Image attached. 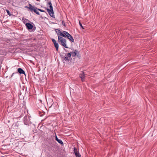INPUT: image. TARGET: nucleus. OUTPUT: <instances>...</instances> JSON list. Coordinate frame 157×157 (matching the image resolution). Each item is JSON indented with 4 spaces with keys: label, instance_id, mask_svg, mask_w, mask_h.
Wrapping results in <instances>:
<instances>
[{
    "label": "nucleus",
    "instance_id": "f257e3e1",
    "mask_svg": "<svg viewBox=\"0 0 157 157\" xmlns=\"http://www.w3.org/2000/svg\"><path fill=\"white\" fill-rule=\"evenodd\" d=\"M47 5H49L50 9L46 8L48 14L50 16L52 17H55V15H54V13L53 9V7L52 6V4L50 1L47 3Z\"/></svg>",
    "mask_w": 157,
    "mask_h": 157
},
{
    "label": "nucleus",
    "instance_id": "f03ea898",
    "mask_svg": "<svg viewBox=\"0 0 157 157\" xmlns=\"http://www.w3.org/2000/svg\"><path fill=\"white\" fill-rule=\"evenodd\" d=\"M58 41L62 45L64 46L66 48H68V47H67L66 44V40L62 37H59L58 38Z\"/></svg>",
    "mask_w": 157,
    "mask_h": 157
},
{
    "label": "nucleus",
    "instance_id": "7ed1b4c3",
    "mask_svg": "<svg viewBox=\"0 0 157 157\" xmlns=\"http://www.w3.org/2000/svg\"><path fill=\"white\" fill-rule=\"evenodd\" d=\"M58 108V106L56 103H53L49 107V109L52 110L53 112H54Z\"/></svg>",
    "mask_w": 157,
    "mask_h": 157
},
{
    "label": "nucleus",
    "instance_id": "20e7f679",
    "mask_svg": "<svg viewBox=\"0 0 157 157\" xmlns=\"http://www.w3.org/2000/svg\"><path fill=\"white\" fill-rule=\"evenodd\" d=\"M23 121L25 124L28 125L30 123V119L29 117L25 116L24 117Z\"/></svg>",
    "mask_w": 157,
    "mask_h": 157
},
{
    "label": "nucleus",
    "instance_id": "39448f33",
    "mask_svg": "<svg viewBox=\"0 0 157 157\" xmlns=\"http://www.w3.org/2000/svg\"><path fill=\"white\" fill-rule=\"evenodd\" d=\"M31 7H30V8L31 9V11H33L34 12L36 13V14L38 15L40 14L39 12L38 11V10L37 8L34 7L32 6V5H30Z\"/></svg>",
    "mask_w": 157,
    "mask_h": 157
},
{
    "label": "nucleus",
    "instance_id": "423d86ee",
    "mask_svg": "<svg viewBox=\"0 0 157 157\" xmlns=\"http://www.w3.org/2000/svg\"><path fill=\"white\" fill-rule=\"evenodd\" d=\"M86 74H85L84 72L82 71V73L79 75V77L81 78L82 82H84L85 80V78Z\"/></svg>",
    "mask_w": 157,
    "mask_h": 157
},
{
    "label": "nucleus",
    "instance_id": "0eeeda50",
    "mask_svg": "<svg viewBox=\"0 0 157 157\" xmlns=\"http://www.w3.org/2000/svg\"><path fill=\"white\" fill-rule=\"evenodd\" d=\"M71 52L68 53L67 54H66V56H66L64 57H63V59L65 61H69V59L68 58L71 57Z\"/></svg>",
    "mask_w": 157,
    "mask_h": 157
},
{
    "label": "nucleus",
    "instance_id": "6e6552de",
    "mask_svg": "<svg viewBox=\"0 0 157 157\" xmlns=\"http://www.w3.org/2000/svg\"><path fill=\"white\" fill-rule=\"evenodd\" d=\"M55 31L57 34L58 38H59V36L61 37V36H62V35H63V32H62L60 30L57 29L55 30Z\"/></svg>",
    "mask_w": 157,
    "mask_h": 157
},
{
    "label": "nucleus",
    "instance_id": "1a4fd4ad",
    "mask_svg": "<svg viewBox=\"0 0 157 157\" xmlns=\"http://www.w3.org/2000/svg\"><path fill=\"white\" fill-rule=\"evenodd\" d=\"M25 25L27 29L29 30H32L33 28V25L30 23H26Z\"/></svg>",
    "mask_w": 157,
    "mask_h": 157
},
{
    "label": "nucleus",
    "instance_id": "9d476101",
    "mask_svg": "<svg viewBox=\"0 0 157 157\" xmlns=\"http://www.w3.org/2000/svg\"><path fill=\"white\" fill-rule=\"evenodd\" d=\"M63 35H62V37H67L69 34V33L68 32L65 31H63Z\"/></svg>",
    "mask_w": 157,
    "mask_h": 157
},
{
    "label": "nucleus",
    "instance_id": "9b49d317",
    "mask_svg": "<svg viewBox=\"0 0 157 157\" xmlns=\"http://www.w3.org/2000/svg\"><path fill=\"white\" fill-rule=\"evenodd\" d=\"M71 42H73L74 40L72 36L69 34L67 37Z\"/></svg>",
    "mask_w": 157,
    "mask_h": 157
},
{
    "label": "nucleus",
    "instance_id": "f8f14e48",
    "mask_svg": "<svg viewBox=\"0 0 157 157\" xmlns=\"http://www.w3.org/2000/svg\"><path fill=\"white\" fill-rule=\"evenodd\" d=\"M55 140L59 144H61V145H63V142L61 140L59 139L56 136V138Z\"/></svg>",
    "mask_w": 157,
    "mask_h": 157
},
{
    "label": "nucleus",
    "instance_id": "ddd939ff",
    "mask_svg": "<svg viewBox=\"0 0 157 157\" xmlns=\"http://www.w3.org/2000/svg\"><path fill=\"white\" fill-rule=\"evenodd\" d=\"M18 72L20 74H25V72L21 68H19L18 69Z\"/></svg>",
    "mask_w": 157,
    "mask_h": 157
},
{
    "label": "nucleus",
    "instance_id": "4468645a",
    "mask_svg": "<svg viewBox=\"0 0 157 157\" xmlns=\"http://www.w3.org/2000/svg\"><path fill=\"white\" fill-rule=\"evenodd\" d=\"M77 149L75 147H74V151L75 153L76 156L77 157H78V152H77Z\"/></svg>",
    "mask_w": 157,
    "mask_h": 157
},
{
    "label": "nucleus",
    "instance_id": "2eb2a0df",
    "mask_svg": "<svg viewBox=\"0 0 157 157\" xmlns=\"http://www.w3.org/2000/svg\"><path fill=\"white\" fill-rule=\"evenodd\" d=\"M77 52L78 51L76 50H75L74 52H71V56L73 57L75 56H76Z\"/></svg>",
    "mask_w": 157,
    "mask_h": 157
},
{
    "label": "nucleus",
    "instance_id": "dca6fc26",
    "mask_svg": "<svg viewBox=\"0 0 157 157\" xmlns=\"http://www.w3.org/2000/svg\"><path fill=\"white\" fill-rule=\"evenodd\" d=\"M54 46L56 48V51H57L58 50L59 44L57 42H56L54 44Z\"/></svg>",
    "mask_w": 157,
    "mask_h": 157
},
{
    "label": "nucleus",
    "instance_id": "f3484780",
    "mask_svg": "<svg viewBox=\"0 0 157 157\" xmlns=\"http://www.w3.org/2000/svg\"><path fill=\"white\" fill-rule=\"evenodd\" d=\"M53 102V100L51 98H49L48 100V101H47V103H48L51 105V104H52Z\"/></svg>",
    "mask_w": 157,
    "mask_h": 157
},
{
    "label": "nucleus",
    "instance_id": "a211bd4d",
    "mask_svg": "<svg viewBox=\"0 0 157 157\" xmlns=\"http://www.w3.org/2000/svg\"><path fill=\"white\" fill-rule=\"evenodd\" d=\"M79 25L83 29H85L86 27L85 26H83L82 24L79 21Z\"/></svg>",
    "mask_w": 157,
    "mask_h": 157
},
{
    "label": "nucleus",
    "instance_id": "6ab92c4d",
    "mask_svg": "<svg viewBox=\"0 0 157 157\" xmlns=\"http://www.w3.org/2000/svg\"><path fill=\"white\" fill-rule=\"evenodd\" d=\"M6 11L7 12L9 16H10L11 15V13L8 10H6Z\"/></svg>",
    "mask_w": 157,
    "mask_h": 157
},
{
    "label": "nucleus",
    "instance_id": "aec40b11",
    "mask_svg": "<svg viewBox=\"0 0 157 157\" xmlns=\"http://www.w3.org/2000/svg\"><path fill=\"white\" fill-rule=\"evenodd\" d=\"M37 10H38V11H39L40 12H44L45 13H47L44 10H41V9H37Z\"/></svg>",
    "mask_w": 157,
    "mask_h": 157
},
{
    "label": "nucleus",
    "instance_id": "412c9836",
    "mask_svg": "<svg viewBox=\"0 0 157 157\" xmlns=\"http://www.w3.org/2000/svg\"><path fill=\"white\" fill-rule=\"evenodd\" d=\"M12 126H13V127L15 128H17L18 127L17 125V124L15 123V124H13L12 125Z\"/></svg>",
    "mask_w": 157,
    "mask_h": 157
},
{
    "label": "nucleus",
    "instance_id": "4be33fe9",
    "mask_svg": "<svg viewBox=\"0 0 157 157\" xmlns=\"http://www.w3.org/2000/svg\"><path fill=\"white\" fill-rule=\"evenodd\" d=\"M30 5H31V4H29V7H28L27 6H25V8H26L29 9L31 11V9L30 8V7H31V6H30Z\"/></svg>",
    "mask_w": 157,
    "mask_h": 157
},
{
    "label": "nucleus",
    "instance_id": "5701e85b",
    "mask_svg": "<svg viewBox=\"0 0 157 157\" xmlns=\"http://www.w3.org/2000/svg\"><path fill=\"white\" fill-rule=\"evenodd\" d=\"M52 42H53L54 44V43H56V41L55 40V39H52Z\"/></svg>",
    "mask_w": 157,
    "mask_h": 157
},
{
    "label": "nucleus",
    "instance_id": "b1692460",
    "mask_svg": "<svg viewBox=\"0 0 157 157\" xmlns=\"http://www.w3.org/2000/svg\"><path fill=\"white\" fill-rule=\"evenodd\" d=\"M62 25H63L64 26H66L65 22H64V21H62Z\"/></svg>",
    "mask_w": 157,
    "mask_h": 157
},
{
    "label": "nucleus",
    "instance_id": "393cba45",
    "mask_svg": "<svg viewBox=\"0 0 157 157\" xmlns=\"http://www.w3.org/2000/svg\"><path fill=\"white\" fill-rule=\"evenodd\" d=\"M81 156V155L79 154V157H80Z\"/></svg>",
    "mask_w": 157,
    "mask_h": 157
},
{
    "label": "nucleus",
    "instance_id": "a878e982",
    "mask_svg": "<svg viewBox=\"0 0 157 157\" xmlns=\"http://www.w3.org/2000/svg\"><path fill=\"white\" fill-rule=\"evenodd\" d=\"M14 74V73H13V74H12V76Z\"/></svg>",
    "mask_w": 157,
    "mask_h": 157
}]
</instances>
